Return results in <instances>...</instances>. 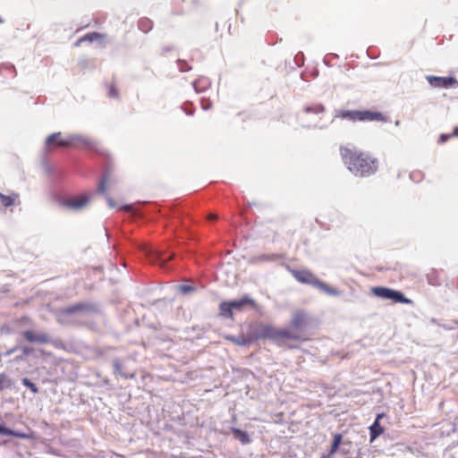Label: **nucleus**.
<instances>
[{"mask_svg":"<svg viewBox=\"0 0 458 458\" xmlns=\"http://www.w3.org/2000/svg\"><path fill=\"white\" fill-rule=\"evenodd\" d=\"M185 112H186V114H189V115H190V114H192V111H191V110H188V111L186 110Z\"/></svg>","mask_w":458,"mask_h":458,"instance_id":"de8ad7c7","label":"nucleus"},{"mask_svg":"<svg viewBox=\"0 0 458 458\" xmlns=\"http://www.w3.org/2000/svg\"><path fill=\"white\" fill-rule=\"evenodd\" d=\"M454 136H458V127H456L454 130V132L453 134Z\"/></svg>","mask_w":458,"mask_h":458,"instance_id":"c03bdc74","label":"nucleus"},{"mask_svg":"<svg viewBox=\"0 0 458 458\" xmlns=\"http://www.w3.org/2000/svg\"><path fill=\"white\" fill-rule=\"evenodd\" d=\"M2 22H3V21H2V19L0 18V23H2Z\"/></svg>","mask_w":458,"mask_h":458,"instance_id":"3c124183","label":"nucleus"},{"mask_svg":"<svg viewBox=\"0 0 458 458\" xmlns=\"http://www.w3.org/2000/svg\"><path fill=\"white\" fill-rule=\"evenodd\" d=\"M292 276L301 284L318 287L320 280L310 270L290 269Z\"/></svg>","mask_w":458,"mask_h":458,"instance_id":"20e7f679","label":"nucleus"},{"mask_svg":"<svg viewBox=\"0 0 458 458\" xmlns=\"http://www.w3.org/2000/svg\"><path fill=\"white\" fill-rule=\"evenodd\" d=\"M297 338L298 337L295 335H293L287 329L278 330L277 340H281V339L296 340Z\"/></svg>","mask_w":458,"mask_h":458,"instance_id":"a878e982","label":"nucleus"},{"mask_svg":"<svg viewBox=\"0 0 458 458\" xmlns=\"http://www.w3.org/2000/svg\"><path fill=\"white\" fill-rule=\"evenodd\" d=\"M0 434L4 436H17L18 434L13 431L12 429L0 425Z\"/></svg>","mask_w":458,"mask_h":458,"instance_id":"473e14b6","label":"nucleus"},{"mask_svg":"<svg viewBox=\"0 0 458 458\" xmlns=\"http://www.w3.org/2000/svg\"><path fill=\"white\" fill-rule=\"evenodd\" d=\"M108 95L111 98H117L118 97V91L114 86H110Z\"/></svg>","mask_w":458,"mask_h":458,"instance_id":"c9c22d12","label":"nucleus"},{"mask_svg":"<svg viewBox=\"0 0 458 458\" xmlns=\"http://www.w3.org/2000/svg\"><path fill=\"white\" fill-rule=\"evenodd\" d=\"M382 417H383V414H378L376 420H377V421H378L379 419H381Z\"/></svg>","mask_w":458,"mask_h":458,"instance_id":"a18cd8bd","label":"nucleus"},{"mask_svg":"<svg viewBox=\"0 0 458 458\" xmlns=\"http://www.w3.org/2000/svg\"><path fill=\"white\" fill-rule=\"evenodd\" d=\"M216 218H217L216 215L211 214L208 216V219H210V220H216Z\"/></svg>","mask_w":458,"mask_h":458,"instance_id":"37998d69","label":"nucleus"},{"mask_svg":"<svg viewBox=\"0 0 458 458\" xmlns=\"http://www.w3.org/2000/svg\"><path fill=\"white\" fill-rule=\"evenodd\" d=\"M173 258V255L172 254H162V253H157L156 254L155 256V259L154 261L155 262H157L159 263L160 266H164L168 260H170L171 259Z\"/></svg>","mask_w":458,"mask_h":458,"instance_id":"cd10ccee","label":"nucleus"},{"mask_svg":"<svg viewBox=\"0 0 458 458\" xmlns=\"http://www.w3.org/2000/svg\"><path fill=\"white\" fill-rule=\"evenodd\" d=\"M277 335H278V329L275 328L272 326L267 325L260 328V330L258 333L257 337L263 338V339H271V340L276 341Z\"/></svg>","mask_w":458,"mask_h":458,"instance_id":"9d476101","label":"nucleus"},{"mask_svg":"<svg viewBox=\"0 0 458 458\" xmlns=\"http://www.w3.org/2000/svg\"><path fill=\"white\" fill-rule=\"evenodd\" d=\"M11 380L4 374H0V391L11 386Z\"/></svg>","mask_w":458,"mask_h":458,"instance_id":"7c9ffc66","label":"nucleus"},{"mask_svg":"<svg viewBox=\"0 0 458 458\" xmlns=\"http://www.w3.org/2000/svg\"><path fill=\"white\" fill-rule=\"evenodd\" d=\"M317 288L319 289L320 291L327 293L328 295H331V296H338V295H340V291H338L335 288L330 287L329 285H327V284H325L321 280H320V282H319V284H318Z\"/></svg>","mask_w":458,"mask_h":458,"instance_id":"a211bd4d","label":"nucleus"},{"mask_svg":"<svg viewBox=\"0 0 458 458\" xmlns=\"http://www.w3.org/2000/svg\"><path fill=\"white\" fill-rule=\"evenodd\" d=\"M372 293L375 296L378 298L384 300H391L393 289L385 286H377L372 288Z\"/></svg>","mask_w":458,"mask_h":458,"instance_id":"f8f14e48","label":"nucleus"},{"mask_svg":"<svg viewBox=\"0 0 458 458\" xmlns=\"http://www.w3.org/2000/svg\"><path fill=\"white\" fill-rule=\"evenodd\" d=\"M292 327L295 329H301L307 325V316L302 311H297L293 315Z\"/></svg>","mask_w":458,"mask_h":458,"instance_id":"9b49d317","label":"nucleus"},{"mask_svg":"<svg viewBox=\"0 0 458 458\" xmlns=\"http://www.w3.org/2000/svg\"><path fill=\"white\" fill-rule=\"evenodd\" d=\"M17 198L16 194L6 196L4 194L0 193V200L3 206L10 207L14 203L15 199Z\"/></svg>","mask_w":458,"mask_h":458,"instance_id":"b1692460","label":"nucleus"},{"mask_svg":"<svg viewBox=\"0 0 458 458\" xmlns=\"http://www.w3.org/2000/svg\"><path fill=\"white\" fill-rule=\"evenodd\" d=\"M428 82L433 88H443L448 89L458 86V81L454 77H438L433 75H428L426 77Z\"/></svg>","mask_w":458,"mask_h":458,"instance_id":"39448f33","label":"nucleus"},{"mask_svg":"<svg viewBox=\"0 0 458 458\" xmlns=\"http://www.w3.org/2000/svg\"><path fill=\"white\" fill-rule=\"evenodd\" d=\"M192 86L197 93L202 92L209 86V81L202 78L192 82Z\"/></svg>","mask_w":458,"mask_h":458,"instance_id":"6ab92c4d","label":"nucleus"},{"mask_svg":"<svg viewBox=\"0 0 458 458\" xmlns=\"http://www.w3.org/2000/svg\"><path fill=\"white\" fill-rule=\"evenodd\" d=\"M106 198L108 206L110 208H116V204H115L114 200L111 197L106 196Z\"/></svg>","mask_w":458,"mask_h":458,"instance_id":"58836bf2","label":"nucleus"},{"mask_svg":"<svg viewBox=\"0 0 458 458\" xmlns=\"http://www.w3.org/2000/svg\"><path fill=\"white\" fill-rule=\"evenodd\" d=\"M342 438H343V437H342V435H341L340 433L335 434V435L334 436L333 443H334V444H335V445H340V444H341V442H342Z\"/></svg>","mask_w":458,"mask_h":458,"instance_id":"4c0bfd02","label":"nucleus"},{"mask_svg":"<svg viewBox=\"0 0 458 458\" xmlns=\"http://www.w3.org/2000/svg\"><path fill=\"white\" fill-rule=\"evenodd\" d=\"M138 27L141 31L147 33L152 29V21L146 18L140 19Z\"/></svg>","mask_w":458,"mask_h":458,"instance_id":"5701e85b","label":"nucleus"},{"mask_svg":"<svg viewBox=\"0 0 458 458\" xmlns=\"http://www.w3.org/2000/svg\"><path fill=\"white\" fill-rule=\"evenodd\" d=\"M89 201V198L87 195H81L76 199L67 200L64 205L74 210H80L83 208Z\"/></svg>","mask_w":458,"mask_h":458,"instance_id":"1a4fd4ad","label":"nucleus"},{"mask_svg":"<svg viewBox=\"0 0 458 458\" xmlns=\"http://www.w3.org/2000/svg\"><path fill=\"white\" fill-rule=\"evenodd\" d=\"M113 366H114V373L115 375H119L120 377H122L123 378H134L135 377L134 373L126 372L127 366L125 364V360L116 358L113 361Z\"/></svg>","mask_w":458,"mask_h":458,"instance_id":"0eeeda50","label":"nucleus"},{"mask_svg":"<svg viewBox=\"0 0 458 458\" xmlns=\"http://www.w3.org/2000/svg\"><path fill=\"white\" fill-rule=\"evenodd\" d=\"M231 431L233 432L234 438L239 440L242 445L250 443V438L246 431L237 428H232Z\"/></svg>","mask_w":458,"mask_h":458,"instance_id":"4468645a","label":"nucleus"},{"mask_svg":"<svg viewBox=\"0 0 458 458\" xmlns=\"http://www.w3.org/2000/svg\"><path fill=\"white\" fill-rule=\"evenodd\" d=\"M279 259L280 256L277 254H262L256 258L259 262H274L277 261Z\"/></svg>","mask_w":458,"mask_h":458,"instance_id":"4be33fe9","label":"nucleus"},{"mask_svg":"<svg viewBox=\"0 0 458 458\" xmlns=\"http://www.w3.org/2000/svg\"><path fill=\"white\" fill-rule=\"evenodd\" d=\"M18 349H19V346H15L13 348H11V349L2 352L0 355L4 356V357H9L13 353H14Z\"/></svg>","mask_w":458,"mask_h":458,"instance_id":"f704fd0d","label":"nucleus"},{"mask_svg":"<svg viewBox=\"0 0 458 458\" xmlns=\"http://www.w3.org/2000/svg\"><path fill=\"white\" fill-rule=\"evenodd\" d=\"M202 107H203V109H205V110H206V109L209 108V105H208H208H205V106H203Z\"/></svg>","mask_w":458,"mask_h":458,"instance_id":"09e8293b","label":"nucleus"},{"mask_svg":"<svg viewBox=\"0 0 458 458\" xmlns=\"http://www.w3.org/2000/svg\"><path fill=\"white\" fill-rule=\"evenodd\" d=\"M220 314L224 318H232L233 317V308L230 302L224 301L220 304Z\"/></svg>","mask_w":458,"mask_h":458,"instance_id":"412c9836","label":"nucleus"},{"mask_svg":"<svg viewBox=\"0 0 458 458\" xmlns=\"http://www.w3.org/2000/svg\"><path fill=\"white\" fill-rule=\"evenodd\" d=\"M21 383L24 386H27L28 388H30L34 394L38 393V386L33 382H31L29 378H27V377L22 378Z\"/></svg>","mask_w":458,"mask_h":458,"instance_id":"c756f323","label":"nucleus"},{"mask_svg":"<svg viewBox=\"0 0 458 458\" xmlns=\"http://www.w3.org/2000/svg\"><path fill=\"white\" fill-rule=\"evenodd\" d=\"M395 126H399L400 125V121L399 120H396L395 123H394Z\"/></svg>","mask_w":458,"mask_h":458,"instance_id":"49530a36","label":"nucleus"},{"mask_svg":"<svg viewBox=\"0 0 458 458\" xmlns=\"http://www.w3.org/2000/svg\"><path fill=\"white\" fill-rule=\"evenodd\" d=\"M202 107H203V109H205V110H206V109L209 108V105H208H208H205V106H203Z\"/></svg>","mask_w":458,"mask_h":458,"instance_id":"8fccbe9b","label":"nucleus"},{"mask_svg":"<svg viewBox=\"0 0 458 458\" xmlns=\"http://www.w3.org/2000/svg\"><path fill=\"white\" fill-rule=\"evenodd\" d=\"M34 349L29 346H23L21 348V355L17 356L15 360H23L27 356L30 355L33 352Z\"/></svg>","mask_w":458,"mask_h":458,"instance_id":"c85d7f7f","label":"nucleus"},{"mask_svg":"<svg viewBox=\"0 0 458 458\" xmlns=\"http://www.w3.org/2000/svg\"><path fill=\"white\" fill-rule=\"evenodd\" d=\"M229 302H230V304H231L233 309H235L237 310H241L242 309V307H244L245 305L252 304L253 303V300L250 299L249 296L244 295L243 297H242L239 300H234V301H229Z\"/></svg>","mask_w":458,"mask_h":458,"instance_id":"2eb2a0df","label":"nucleus"},{"mask_svg":"<svg viewBox=\"0 0 458 458\" xmlns=\"http://www.w3.org/2000/svg\"><path fill=\"white\" fill-rule=\"evenodd\" d=\"M392 301L398 303L411 304L412 301L404 296V294L397 290L393 289Z\"/></svg>","mask_w":458,"mask_h":458,"instance_id":"dca6fc26","label":"nucleus"},{"mask_svg":"<svg viewBox=\"0 0 458 458\" xmlns=\"http://www.w3.org/2000/svg\"><path fill=\"white\" fill-rule=\"evenodd\" d=\"M340 152L344 163L353 174L364 177L377 172V159L369 154L348 147H341Z\"/></svg>","mask_w":458,"mask_h":458,"instance_id":"f257e3e1","label":"nucleus"},{"mask_svg":"<svg viewBox=\"0 0 458 458\" xmlns=\"http://www.w3.org/2000/svg\"><path fill=\"white\" fill-rule=\"evenodd\" d=\"M321 458H327V456H323V457H321Z\"/></svg>","mask_w":458,"mask_h":458,"instance_id":"603ef678","label":"nucleus"},{"mask_svg":"<svg viewBox=\"0 0 458 458\" xmlns=\"http://www.w3.org/2000/svg\"><path fill=\"white\" fill-rule=\"evenodd\" d=\"M227 339L240 346H245L250 344V340H248L244 335L228 336Z\"/></svg>","mask_w":458,"mask_h":458,"instance_id":"393cba45","label":"nucleus"},{"mask_svg":"<svg viewBox=\"0 0 458 458\" xmlns=\"http://www.w3.org/2000/svg\"><path fill=\"white\" fill-rule=\"evenodd\" d=\"M360 121H379V122L386 123V122H388V118L386 117L380 112L364 110V111H360Z\"/></svg>","mask_w":458,"mask_h":458,"instance_id":"6e6552de","label":"nucleus"},{"mask_svg":"<svg viewBox=\"0 0 458 458\" xmlns=\"http://www.w3.org/2000/svg\"><path fill=\"white\" fill-rule=\"evenodd\" d=\"M179 67L181 72H185L191 70V67H189L185 62L179 61Z\"/></svg>","mask_w":458,"mask_h":458,"instance_id":"e433bc0d","label":"nucleus"},{"mask_svg":"<svg viewBox=\"0 0 458 458\" xmlns=\"http://www.w3.org/2000/svg\"><path fill=\"white\" fill-rule=\"evenodd\" d=\"M451 137L450 134H441L440 136V141L442 143L445 142L449 138Z\"/></svg>","mask_w":458,"mask_h":458,"instance_id":"a19ab883","label":"nucleus"},{"mask_svg":"<svg viewBox=\"0 0 458 458\" xmlns=\"http://www.w3.org/2000/svg\"><path fill=\"white\" fill-rule=\"evenodd\" d=\"M336 117L352 122L360 121V110H341L338 114L335 115V118Z\"/></svg>","mask_w":458,"mask_h":458,"instance_id":"ddd939ff","label":"nucleus"},{"mask_svg":"<svg viewBox=\"0 0 458 458\" xmlns=\"http://www.w3.org/2000/svg\"><path fill=\"white\" fill-rule=\"evenodd\" d=\"M103 38V36L98 32L88 33L84 37L78 39L76 41L75 45L79 46L81 42H84V41L93 42V41H95L98 38Z\"/></svg>","mask_w":458,"mask_h":458,"instance_id":"aec40b11","label":"nucleus"},{"mask_svg":"<svg viewBox=\"0 0 458 458\" xmlns=\"http://www.w3.org/2000/svg\"><path fill=\"white\" fill-rule=\"evenodd\" d=\"M121 208L127 212H131L133 210L132 205H124Z\"/></svg>","mask_w":458,"mask_h":458,"instance_id":"79ce46f5","label":"nucleus"},{"mask_svg":"<svg viewBox=\"0 0 458 458\" xmlns=\"http://www.w3.org/2000/svg\"><path fill=\"white\" fill-rule=\"evenodd\" d=\"M60 136H61V132H55V133L50 134L46 139V145L49 146L50 144L55 143L56 146H59V147H69V146L72 145V143L74 141H81L89 147L93 146V141L91 140L83 138L79 135L69 136L65 139H58Z\"/></svg>","mask_w":458,"mask_h":458,"instance_id":"f03ea898","label":"nucleus"},{"mask_svg":"<svg viewBox=\"0 0 458 458\" xmlns=\"http://www.w3.org/2000/svg\"><path fill=\"white\" fill-rule=\"evenodd\" d=\"M106 182H107V176L104 175L99 182L98 185V191L100 193H105L106 190Z\"/></svg>","mask_w":458,"mask_h":458,"instance_id":"72a5a7b5","label":"nucleus"},{"mask_svg":"<svg viewBox=\"0 0 458 458\" xmlns=\"http://www.w3.org/2000/svg\"><path fill=\"white\" fill-rule=\"evenodd\" d=\"M370 430V441L375 440L377 437H379L383 433V428L380 426L377 420L374 421V423L369 428Z\"/></svg>","mask_w":458,"mask_h":458,"instance_id":"f3484780","label":"nucleus"},{"mask_svg":"<svg viewBox=\"0 0 458 458\" xmlns=\"http://www.w3.org/2000/svg\"><path fill=\"white\" fill-rule=\"evenodd\" d=\"M23 337L30 343L47 344L50 341L48 335L45 332L35 333L32 330H26L22 333Z\"/></svg>","mask_w":458,"mask_h":458,"instance_id":"423d86ee","label":"nucleus"},{"mask_svg":"<svg viewBox=\"0 0 458 458\" xmlns=\"http://www.w3.org/2000/svg\"><path fill=\"white\" fill-rule=\"evenodd\" d=\"M96 308L92 304L88 303H76L59 311L57 320L60 324H68V316L83 311H93Z\"/></svg>","mask_w":458,"mask_h":458,"instance_id":"7ed1b4c3","label":"nucleus"},{"mask_svg":"<svg viewBox=\"0 0 458 458\" xmlns=\"http://www.w3.org/2000/svg\"><path fill=\"white\" fill-rule=\"evenodd\" d=\"M177 288L178 291L183 294H189L196 290L194 286L190 284H180L177 286Z\"/></svg>","mask_w":458,"mask_h":458,"instance_id":"2f4dec72","label":"nucleus"},{"mask_svg":"<svg viewBox=\"0 0 458 458\" xmlns=\"http://www.w3.org/2000/svg\"><path fill=\"white\" fill-rule=\"evenodd\" d=\"M304 111L305 113L321 114L325 111V107L322 104H315L313 106H306Z\"/></svg>","mask_w":458,"mask_h":458,"instance_id":"bb28decb","label":"nucleus"},{"mask_svg":"<svg viewBox=\"0 0 458 458\" xmlns=\"http://www.w3.org/2000/svg\"><path fill=\"white\" fill-rule=\"evenodd\" d=\"M338 448H339V445H335V444L332 443V445H331V448H330V452H329V454H335V453L338 450Z\"/></svg>","mask_w":458,"mask_h":458,"instance_id":"ea45409f","label":"nucleus"}]
</instances>
